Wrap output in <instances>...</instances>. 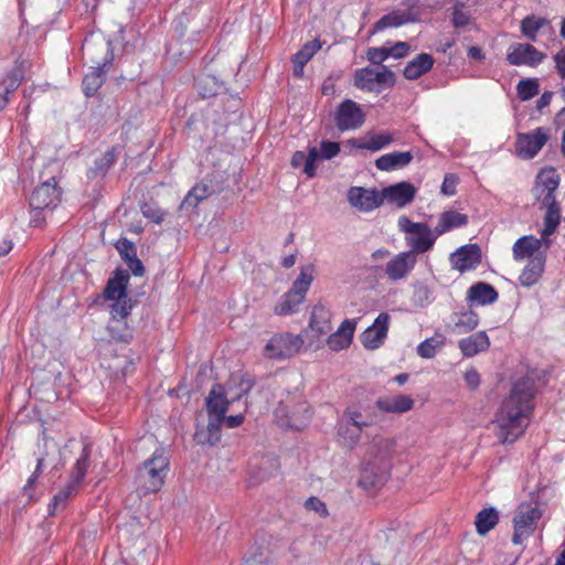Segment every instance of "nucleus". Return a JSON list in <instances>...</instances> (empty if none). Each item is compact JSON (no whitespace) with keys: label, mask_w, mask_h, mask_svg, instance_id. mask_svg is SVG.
I'll return each mask as SVG.
<instances>
[{"label":"nucleus","mask_w":565,"mask_h":565,"mask_svg":"<svg viewBox=\"0 0 565 565\" xmlns=\"http://www.w3.org/2000/svg\"><path fill=\"white\" fill-rule=\"evenodd\" d=\"M535 383L529 377L518 380L495 414V436L501 444L515 443L526 430L533 411Z\"/></svg>","instance_id":"f257e3e1"},{"label":"nucleus","mask_w":565,"mask_h":565,"mask_svg":"<svg viewBox=\"0 0 565 565\" xmlns=\"http://www.w3.org/2000/svg\"><path fill=\"white\" fill-rule=\"evenodd\" d=\"M130 280L129 271L116 268L103 290V297L113 301L110 320L107 326L109 337L116 342L129 343L132 340V329L126 319L131 313L132 301L127 290Z\"/></svg>","instance_id":"f03ea898"},{"label":"nucleus","mask_w":565,"mask_h":565,"mask_svg":"<svg viewBox=\"0 0 565 565\" xmlns=\"http://www.w3.org/2000/svg\"><path fill=\"white\" fill-rule=\"evenodd\" d=\"M559 185V175L554 168L542 169L535 177L531 190L533 198L545 210L544 227L541 231L543 239L554 234L561 223V206L556 201L555 192Z\"/></svg>","instance_id":"7ed1b4c3"},{"label":"nucleus","mask_w":565,"mask_h":565,"mask_svg":"<svg viewBox=\"0 0 565 565\" xmlns=\"http://www.w3.org/2000/svg\"><path fill=\"white\" fill-rule=\"evenodd\" d=\"M169 465V458L166 456L164 450L157 449L151 458L138 468L137 482L145 493L158 492L163 487Z\"/></svg>","instance_id":"20e7f679"},{"label":"nucleus","mask_w":565,"mask_h":565,"mask_svg":"<svg viewBox=\"0 0 565 565\" xmlns=\"http://www.w3.org/2000/svg\"><path fill=\"white\" fill-rule=\"evenodd\" d=\"M89 461V450L85 447L81 457L76 460L71 472L68 481L53 497L50 504V514L54 515L56 510L64 509L67 500L78 492L79 486L87 472Z\"/></svg>","instance_id":"39448f33"},{"label":"nucleus","mask_w":565,"mask_h":565,"mask_svg":"<svg viewBox=\"0 0 565 565\" xmlns=\"http://www.w3.org/2000/svg\"><path fill=\"white\" fill-rule=\"evenodd\" d=\"M403 221L405 225L402 226V230L406 233V243L411 247L408 252H414V255L417 256L434 247L438 238L435 228L431 230L427 223L412 222L406 217L399 221L401 225Z\"/></svg>","instance_id":"423d86ee"},{"label":"nucleus","mask_w":565,"mask_h":565,"mask_svg":"<svg viewBox=\"0 0 565 565\" xmlns=\"http://www.w3.org/2000/svg\"><path fill=\"white\" fill-rule=\"evenodd\" d=\"M395 74L382 65L380 70L371 67L358 68L354 73V86L366 92H382L395 84Z\"/></svg>","instance_id":"0eeeda50"},{"label":"nucleus","mask_w":565,"mask_h":565,"mask_svg":"<svg viewBox=\"0 0 565 565\" xmlns=\"http://www.w3.org/2000/svg\"><path fill=\"white\" fill-rule=\"evenodd\" d=\"M551 138V128L537 127L529 132H519L515 137V154L520 159L535 158Z\"/></svg>","instance_id":"6e6552de"},{"label":"nucleus","mask_w":565,"mask_h":565,"mask_svg":"<svg viewBox=\"0 0 565 565\" xmlns=\"http://www.w3.org/2000/svg\"><path fill=\"white\" fill-rule=\"evenodd\" d=\"M302 345L303 340L300 335H295L289 332L279 333L271 337L267 342L264 354L271 360H282L297 354Z\"/></svg>","instance_id":"1a4fd4ad"},{"label":"nucleus","mask_w":565,"mask_h":565,"mask_svg":"<svg viewBox=\"0 0 565 565\" xmlns=\"http://www.w3.org/2000/svg\"><path fill=\"white\" fill-rule=\"evenodd\" d=\"M542 513L540 509L531 504H520L515 516L513 519L514 533L512 543L520 545L522 542L532 535L536 529V523L541 519Z\"/></svg>","instance_id":"9d476101"},{"label":"nucleus","mask_w":565,"mask_h":565,"mask_svg":"<svg viewBox=\"0 0 565 565\" xmlns=\"http://www.w3.org/2000/svg\"><path fill=\"white\" fill-rule=\"evenodd\" d=\"M364 121L363 109L356 102L349 98L342 100L334 113V124L341 131L359 129Z\"/></svg>","instance_id":"9b49d317"},{"label":"nucleus","mask_w":565,"mask_h":565,"mask_svg":"<svg viewBox=\"0 0 565 565\" xmlns=\"http://www.w3.org/2000/svg\"><path fill=\"white\" fill-rule=\"evenodd\" d=\"M62 190L54 177L42 182L30 196V206L33 210L54 209L61 202Z\"/></svg>","instance_id":"f8f14e48"},{"label":"nucleus","mask_w":565,"mask_h":565,"mask_svg":"<svg viewBox=\"0 0 565 565\" xmlns=\"http://www.w3.org/2000/svg\"><path fill=\"white\" fill-rule=\"evenodd\" d=\"M546 57V54L539 51L530 43H513L507 53V61L512 66H539Z\"/></svg>","instance_id":"ddd939ff"},{"label":"nucleus","mask_w":565,"mask_h":565,"mask_svg":"<svg viewBox=\"0 0 565 565\" xmlns=\"http://www.w3.org/2000/svg\"><path fill=\"white\" fill-rule=\"evenodd\" d=\"M391 317L387 312H381L373 324L367 327L360 335L361 343L367 350L379 349L387 338Z\"/></svg>","instance_id":"4468645a"},{"label":"nucleus","mask_w":565,"mask_h":565,"mask_svg":"<svg viewBox=\"0 0 565 565\" xmlns=\"http://www.w3.org/2000/svg\"><path fill=\"white\" fill-rule=\"evenodd\" d=\"M348 201L358 210L370 212L383 204V192L362 186H352L348 191Z\"/></svg>","instance_id":"2eb2a0df"},{"label":"nucleus","mask_w":565,"mask_h":565,"mask_svg":"<svg viewBox=\"0 0 565 565\" xmlns=\"http://www.w3.org/2000/svg\"><path fill=\"white\" fill-rule=\"evenodd\" d=\"M452 268L460 273L476 269L481 263V248L477 244H466L450 255Z\"/></svg>","instance_id":"dca6fc26"},{"label":"nucleus","mask_w":565,"mask_h":565,"mask_svg":"<svg viewBox=\"0 0 565 565\" xmlns=\"http://www.w3.org/2000/svg\"><path fill=\"white\" fill-rule=\"evenodd\" d=\"M416 264L417 256L414 255V252H402L387 262L385 275L392 281L405 279L413 271Z\"/></svg>","instance_id":"f3484780"},{"label":"nucleus","mask_w":565,"mask_h":565,"mask_svg":"<svg viewBox=\"0 0 565 565\" xmlns=\"http://www.w3.org/2000/svg\"><path fill=\"white\" fill-rule=\"evenodd\" d=\"M233 401L234 398H227L223 385H213L205 399V406L209 417L222 420L223 415L226 414V412L228 411V406Z\"/></svg>","instance_id":"a211bd4d"},{"label":"nucleus","mask_w":565,"mask_h":565,"mask_svg":"<svg viewBox=\"0 0 565 565\" xmlns=\"http://www.w3.org/2000/svg\"><path fill=\"white\" fill-rule=\"evenodd\" d=\"M382 192L383 201L386 200L388 203L403 207L414 200L416 188L409 182L402 181L384 188Z\"/></svg>","instance_id":"6ab92c4d"},{"label":"nucleus","mask_w":565,"mask_h":565,"mask_svg":"<svg viewBox=\"0 0 565 565\" xmlns=\"http://www.w3.org/2000/svg\"><path fill=\"white\" fill-rule=\"evenodd\" d=\"M24 79L23 62H15V66L8 71L1 78V86L4 90L0 93V111H2L10 103L9 95L14 93Z\"/></svg>","instance_id":"aec40b11"},{"label":"nucleus","mask_w":565,"mask_h":565,"mask_svg":"<svg viewBox=\"0 0 565 565\" xmlns=\"http://www.w3.org/2000/svg\"><path fill=\"white\" fill-rule=\"evenodd\" d=\"M118 157V147L113 146L107 149L105 152L97 156L93 164L87 169L86 177L88 180H95L98 178H104L110 170V168L115 164Z\"/></svg>","instance_id":"412c9836"},{"label":"nucleus","mask_w":565,"mask_h":565,"mask_svg":"<svg viewBox=\"0 0 565 565\" xmlns=\"http://www.w3.org/2000/svg\"><path fill=\"white\" fill-rule=\"evenodd\" d=\"M458 348L463 356L472 358L490 348V339L486 331H478L461 339L458 342Z\"/></svg>","instance_id":"4be33fe9"},{"label":"nucleus","mask_w":565,"mask_h":565,"mask_svg":"<svg viewBox=\"0 0 565 565\" xmlns=\"http://www.w3.org/2000/svg\"><path fill=\"white\" fill-rule=\"evenodd\" d=\"M356 323L353 320L345 319L338 330L329 334L327 339L328 347L333 351H341L350 347Z\"/></svg>","instance_id":"5701e85b"},{"label":"nucleus","mask_w":565,"mask_h":565,"mask_svg":"<svg viewBox=\"0 0 565 565\" xmlns=\"http://www.w3.org/2000/svg\"><path fill=\"white\" fill-rule=\"evenodd\" d=\"M547 238L548 237L543 239L542 236H541V238H536L533 235H524V236L518 238L515 241V243L513 244V247H512V253H513L514 260L521 262L524 258H530L531 259L532 257L535 256L534 254L536 252H539V249L542 246V243L543 242H546V243L548 242Z\"/></svg>","instance_id":"b1692460"},{"label":"nucleus","mask_w":565,"mask_h":565,"mask_svg":"<svg viewBox=\"0 0 565 565\" xmlns=\"http://www.w3.org/2000/svg\"><path fill=\"white\" fill-rule=\"evenodd\" d=\"M97 67H93L90 72L85 74L82 86H83V93L86 97H93L95 96L99 88L103 86V84L106 81V72L107 66L110 65V62H104L103 64L97 63Z\"/></svg>","instance_id":"393cba45"},{"label":"nucleus","mask_w":565,"mask_h":565,"mask_svg":"<svg viewBox=\"0 0 565 565\" xmlns=\"http://www.w3.org/2000/svg\"><path fill=\"white\" fill-rule=\"evenodd\" d=\"M545 267V257L542 254H536L529 259V263L523 268L519 276V281L523 287H532L541 279Z\"/></svg>","instance_id":"a878e982"},{"label":"nucleus","mask_w":565,"mask_h":565,"mask_svg":"<svg viewBox=\"0 0 565 565\" xmlns=\"http://www.w3.org/2000/svg\"><path fill=\"white\" fill-rule=\"evenodd\" d=\"M415 21H417L416 14L411 10H393L376 21L373 30L374 32L383 31L388 28H398Z\"/></svg>","instance_id":"bb28decb"},{"label":"nucleus","mask_w":565,"mask_h":565,"mask_svg":"<svg viewBox=\"0 0 565 565\" xmlns=\"http://www.w3.org/2000/svg\"><path fill=\"white\" fill-rule=\"evenodd\" d=\"M434 63L435 60L433 55L428 53H420L406 64L403 75L406 79H418L433 68Z\"/></svg>","instance_id":"cd10ccee"},{"label":"nucleus","mask_w":565,"mask_h":565,"mask_svg":"<svg viewBox=\"0 0 565 565\" xmlns=\"http://www.w3.org/2000/svg\"><path fill=\"white\" fill-rule=\"evenodd\" d=\"M376 407L384 413H406L414 407V399L408 395L383 396L377 398Z\"/></svg>","instance_id":"c85d7f7f"},{"label":"nucleus","mask_w":565,"mask_h":565,"mask_svg":"<svg viewBox=\"0 0 565 565\" xmlns=\"http://www.w3.org/2000/svg\"><path fill=\"white\" fill-rule=\"evenodd\" d=\"M413 158L411 151H394L379 157L375 167L381 171H393L408 166Z\"/></svg>","instance_id":"c756f323"},{"label":"nucleus","mask_w":565,"mask_h":565,"mask_svg":"<svg viewBox=\"0 0 565 565\" xmlns=\"http://www.w3.org/2000/svg\"><path fill=\"white\" fill-rule=\"evenodd\" d=\"M498 296V291L493 286L486 282H477L468 289L467 300L479 306H486L497 301Z\"/></svg>","instance_id":"7c9ffc66"},{"label":"nucleus","mask_w":565,"mask_h":565,"mask_svg":"<svg viewBox=\"0 0 565 565\" xmlns=\"http://www.w3.org/2000/svg\"><path fill=\"white\" fill-rule=\"evenodd\" d=\"M311 331L318 337L329 334L332 330L331 312L323 306H315L309 322Z\"/></svg>","instance_id":"2f4dec72"},{"label":"nucleus","mask_w":565,"mask_h":565,"mask_svg":"<svg viewBox=\"0 0 565 565\" xmlns=\"http://www.w3.org/2000/svg\"><path fill=\"white\" fill-rule=\"evenodd\" d=\"M222 420L209 417L205 427L196 428L194 439L200 445L214 446L221 440Z\"/></svg>","instance_id":"473e14b6"},{"label":"nucleus","mask_w":565,"mask_h":565,"mask_svg":"<svg viewBox=\"0 0 565 565\" xmlns=\"http://www.w3.org/2000/svg\"><path fill=\"white\" fill-rule=\"evenodd\" d=\"M451 320L454 323L451 330L457 334L471 332L479 324V316L471 309L454 312Z\"/></svg>","instance_id":"72a5a7b5"},{"label":"nucleus","mask_w":565,"mask_h":565,"mask_svg":"<svg viewBox=\"0 0 565 565\" xmlns=\"http://www.w3.org/2000/svg\"><path fill=\"white\" fill-rule=\"evenodd\" d=\"M468 224V216L454 210L445 211L440 214L438 224L435 227L436 234L441 236L443 234L450 232L455 228L466 226Z\"/></svg>","instance_id":"f704fd0d"},{"label":"nucleus","mask_w":565,"mask_h":565,"mask_svg":"<svg viewBox=\"0 0 565 565\" xmlns=\"http://www.w3.org/2000/svg\"><path fill=\"white\" fill-rule=\"evenodd\" d=\"M394 141L393 135L388 131L370 135L365 140H352L354 147L370 151H379Z\"/></svg>","instance_id":"c9c22d12"},{"label":"nucleus","mask_w":565,"mask_h":565,"mask_svg":"<svg viewBox=\"0 0 565 565\" xmlns=\"http://www.w3.org/2000/svg\"><path fill=\"white\" fill-rule=\"evenodd\" d=\"M362 431L363 427L349 422H342L338 428L339 441L343 447L353 449L359 444Z\"/></svg>","instance_id":"e433bc0d"},{"label":"nucleus","mask_w":565,"mask_h":565,"mask_svg":"<svg viewBox=\"0 0 565 565\" xmlns=\"http://www.w3.org/2000/svg\"><path fill=\"white\" fill-rule=\"evenodd\" d=\"M548 24L547 18L530 14L521 20L520 31L525 39L535 42L539 31Z\"/></svg>","instance_id":"4c0bfd02"},{"label":"nucleus","mask_w":565,"mask_h":565,"mask_svg":"<svg viewBox=\"0 0 565 565\" xmlns=\"http://www.w3.org/2000/svg\"><path fill=\"white\" fill-rule=\"evenodd\" d=\"M499 522V514L494 508H487L479 511L476 515V530L478 534L486 535Z\"/></svg>","instance_id":"58836bf2"},{"label":"nucleus","mask_w":565,"mask_h":565,"mask_svg":"<svg viewBox=\"0 0 565 565\" xmlns=\"http://www.w3.org/2000/svg\"><path fill=\"white\" fill-rule=\"evenodd\" d=\"M446 339L441 333L436 332L431 338L420 342L417 347V354L423 359H433L438 350L445 345Z\"/></svg>","instance_id":"ea45409f"},{"label":"nucleus","mask_w":565,"mask_h":565,"mask_svg":"<svg viewBox=\"0 0 565 565\" xmlns=\"http://www.w3.org/2000/svg\"><path fill=\"white\" fill-rule=\"evenodd\" d=\"M313 276H312V268L311 267H303L300 270L299 276L294 281L292 287L290 288L289 292L291 297H299L301 300H305V297L312 284Z\"/></svg>","instance_id":"a19ab883"},{"label":"nucleus","mask_w":565,"mask_h":565,"mask_svg":"<svg viewBox=\"0 0 565 565\" xmlns=\"http://www.w3.org/2000/svg\"><path fill=\"white\" fill-rule=\"evenodd\" d=\"M211 189L207 184L199 183L194 185L183 200V205L195 207L201 201L210 196Z\"/></svg>","instance_id":"79ce46f5"},{"label":"nucleus","mask_w":565,"mask_h":565,"mask_svg":"<svg viewBox=\"0 0 565 565\" xmlns=\"http://www.w3.org/2000/svg\"><path fill=\"white\" fill-rule=\"evenodd\" d=\"M540 90L537 78H525L518 83L516 92L521 100H529L536 96Z\"/></svg>","instance_id":"37998d69"},{"label":"nucleus","mask_w":565,"mask_h":565,"mask_svg":"<svg viewBox=\"0 0 565 565\" xmlns=\"http://www.w3.org/2000/svg\"><path fill=\"white\" fill-rule=\"evenodd\" d=\"M303 300H301L299 297L295 296L291 297L290 292H286L281 301H279L275 308L274 312L278 316H287L295 311H297L300 303H302Z\"/></svg>","instance_id":"c03bdc74"},{"label":"nucleus","mask_w":565,"mask_h":565,"mask_svg":"<svg viewBox=\"0 0 565 565\" xmlns=\"http://www.w3.org/2000/svg\"><path fill=\"white\" fill-rule=\"evenodd\" d=\"M344 416L348 418L349 423L361 426L363 428L376 423L375 416H373L371 413L363 415L355 407H348L344 412Z\"/></svg>","instance_id":"a18cd8bd"},{"label":"nucleus","mask_w":565,"mask_h":565,"mask_svg":"<svg viewBox=\"0 0 565 565\" xmlns=\"http://www.w3.org/2000/svg\"><path fill=\"white\" fill-rule=\"evenodd\" d=\"M471 15L463 4H456L452 11L451 22L455 28L460 29L470 24Z\"/></svg>","instance_id":"49530a36"},{"label":"nucleus","mask_w":565,"mask_h":565,"mask_svg":"<svg viewBox=\"0 0 565 565\" xmlns=\"http://www.w3.org/2000/svg\"><path fill=\"white\" fill-rule=\"evenodd\" d=\"M116 248L124 262H128L132 255H137L135 244L128 238H120L116 243Z\"/></svg>","instance_id":"de8ad7c7"},{"label":"nucleus","mask_w":565,"mask_h":565,"mask_svg":"<svg viewBox=\"0 0 565 565\" xmlns=\"http://www.w3.org/2000/svg\"><path fill=\"white\" fill-rule=\"evenodd\" d=\"M320 153L316 147H312L309 149L308 154L306 156V162L303 172L309 177L312 178L316 173L317 169V161L319 160Z\"/></svg>","instance_id":"09e8293b"},{"label":"nucleus","mask_w":565,"mask_h":565,"mask_svg":"<svg viewBox=\"0 0 565 565\" xmlns=\"http://www.w3.org/2000/svg\"><path fill=\"white\" fill-rule=\"evenodd\" d=\"M305 508L308 511H315L319 516L327 518L329 515L326 503L317 497H310L305 501Z\"/></svg>","instance_id":"8fccbe9b"},{"label":"nucleus","mask_w":565,"mask_h":565,"mask_svg":"<svg viewBox=\"0 0 565 565\" xmlns=\"http://www.w3.org/2000/svg\"><path fill=\"white\" fill-rule=\"evenodd\" d=\"M366 57L372 64L380 65L390 57L387 47H370L366 52Z\"/></svg>","instance_id":"3c124183"},{"label":"nucleus","mask_w":565,"mask_h":565,"mask_svg":"<svg viewBox=\"0 0 565 565\" xmlns=\"http://www.w3.org/2000/svg\"><path fill=\"white\" fill-rule=\"evenodd\" d=\"M309 61L310 60L306 55H303L300 51H298L297 53H295L292 55L291 63H292V74L295 77L301 78L303 76L305 66Z\"/></svg>","instance_id":"603ef678"},{"label":"nucleus","mask_w":565,"mask_h":565,"mask_svg":"<svg viewBox=\"0 0 565 565\" xmlns=\"http://www.w3.org/2000/svg\"><path fill=\"white\" fill-rule=\"evenodd\" d=\"M459 178L454 173H447L444 177V181L440 188V193L446 196H452L456 194V186Z\"/></svg>","instance_id":"864d4df0"},{"label":"nucleus","mask_w":565,"mask_h":565,"mask_svg":"<svg viewBox=\"0 0 565 565\" xmlns=\"http://www.w3.org/2000/svg\"><path fill=\"white\" fill-rule=\"evenodd\" d=\"M340 152V145L335 141L323 140L320 143V157L322 159H332Z\"/></svg>","instance_id":"5fc2aeb1"},{"label":"nucleus","mask_w":565,"mask_h":565,"mask_svg":"<svg viewBox=\"0 0 565 565\" xmlns=\"http://www.w3.org/2000/svg\"><path fill=\"white\" fill-rule=\"evenodd\" d=\"M43 462H44V459L43 458H40L38 459V463H36V467H35V470L34 472L32 473V476L28 479L26 481V484L23 487V493L25 495H28L29 499L32 498V493L31 491L33 490L34 486H35V482L39 478V476L42 473V466H43Z\"/></svg>","instance_id":"6e6d98bb"},{"label":"nucleus","mask_w":565,"mask_h":565,"mask_svg":"<svg viewBox=\"0 0 565 565\" xmlns=\"http://www.w3.org/2000/svg\"><path fill=\"white\" fill-rule=\"evenodd\" d=\"M411 46L407 42H396L391 47H387L390 56L394 58H402L407 55Z\"/></svg>","instance_id":"4d7b16f0"},{"label":"nucleus","mask_w":565,"mask_h":565,"mask_svg":"<svg viewBox=\"0 0 565 565\" xmlns=\"http://www.w3.org/2000/svg\"><path fill=\"white\" fill-rule=\"evenodd\" d=\"M142 214L145 217L151 220L156 224H160L164 220V212L160 209H153L151 206L146 205L142 207Z\"/></svg>","instance_id":"13d9d810"},{"label":"nucleus","mask_w":565,"mask_h":565,"mask_svg":"<svg viewBox=\"0 0 565 565\" xmlns=\"http://www.w3.org/2000/svg\"><path fill=\"white\" fill-rule=\"evenodd\" d=\"M321 47L322 43L318 39H315L312 41L305 43L299 51L309 60H311Z\"/></svg>","instance_id":"bf43d9fd"},{"label":"nucleus","mask_w":565,"mask_h":565,"mask_svg":"<svg viewBox=\"0 0 565 565\" xmlns=\"http://www.w3.org/2000/svg\"><path fill=\"white\" fill-rule=\"evenodd\" d=\"M555 70L562 79H565V46L562 47L554 56Z\"/></svg>","instance_id":"052dcab7"},{"label":"nucleus","mask_w":565,"mask_h":565,"mask_svg":"<svg viewBox=\"0 0 565 565\" xmlns=\"http://www.w3.org/2000/svg\"><path fill=\"white\" fill-rule=\"evenodd\" d=\"M463 379L470 390H476L480 385V374L475 369L467 370Z\"/></svg>","instance_id":"680f3d73"},{"label":"nucleus","mask_w":565,"mask_h":565,"mask_svg":"<svg viewBox=\"0 0 565 565\" xmlns=\"http://www.w3.org/2000/svg\"><path fill=\"white\" fill-rule=\"evenodd\" d=\"M245 420L244 414H237V415H230L226 416L223 415L222 425L224 424L227 428H236L241 426Z\"/></svg>","instance_id":"e2e57ef3"},{"label":"nucleus","mask_w":565,"mask_h":565,"mask_svg":"<svg viewBox=\"0 0 565 565\" xmlns=\"http://www.w3.org/2000/svg\"><path fill=\"white\" fill-rule=\"evenodd\" d=\"M125 263L135 276H142L145 274L142 262L137 257V255H132V258H129V260Z\"/></svg>","instance_id":"0e129e2a"},{"label":"nucleus","mask_w":565,"mask_h":565,"mask_svg":"<svg viewBox=\"0 0 565 565\" xmlns=\"http://www.w3.org/2000/svg\"><path fill=\"white\" fill-rule=\"evenodd\" d=\"M244 565H268V562L263 553H254L245 558Z\"/></svg>","instance_id":"69168bd1"},{"label":"nucleus","mask_w":565,"mask_h":565,"mask_svg":"<svg viewBox=\"0 0 565 565\" xmlns=\"http://www.w3.org/2000/svg\"><path fill=\"white\" fill-rule=\"evenodd\" d=\"M552 97H553L552 92H544L541 95V97L539 98V100L536 102V108L539 110H542L543 108L547 107L551 104Z\"/></svg>","instance_id":"338daca9"},{"label":"nucleus","mask_w":565,"mask_h":565,"mask_svg":"<svg viewBox=\"0 0 565 565\" xmlns=\"http://www.w3.org/2000/svg\"><path fill=\"white\" fill-rule=\"evenodd\" d=\"M359 484L365 489L367 488H371V487H374L376 484V480L375 478L374 479H371L369 477V471L367 469H364L362 475H361V478L359 480Z\"/></svg>","instance_id":"774afa93"}]
</instances>
